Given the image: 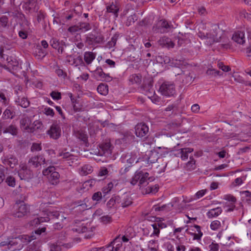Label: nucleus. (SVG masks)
<instances>
[{"mask_svg": "<svg viewBox=\"0 0 251 251\" xmlns=\"http://www.w3.org/2000/svg\"><path fill=\"white\" fill-rule=\"evenodd\" d=\"M206 25L201 23L199 25V31L197 33L198 36L201 39L206 40V44L208 45H211L214 43H218L221 41L219 39L218 33L220 31V28L216 25H213L212 29L209 32H205Z\"/></svg>", "mask_w": 251, "mask_h": 251, "instance_id": "obj_1", "label": "nucleus"}, {"mask_svg": "<svg viewBox=\"0 0 251 251\" xmlns=\"http://www.w3.org/2000/svg\"><path fill=\"white\" fill-rule=\"evenodd\" d=\"M149 176V174L147 172L142 171H136L130 181V184L132 185H135L139 182L138 186L141 189L142 187L148 184V178Z\"/></svg>", "mask_w": 251, "mask_h": 251, "instance_id": "obj_2", "label": "nucleus"}, {"mask_svg": "<svg viewBox=\"0 0 251 251\" xmlns=\"http://www.w3.org/2000/svg\"><path fill=\"white\" fill-rule=\"evenodd\" d=\"M44 176H47L49 182L52 185L57 184L59 181L60 175L53 166H50L42 171Z\"/></svg>", "mask_w": 251, "mask_h": 251, "instance_id": "obj_3", "label": "nucleus"}, {"mask_svg": "<svg viewBox=\"0 0 251 251\" xmlns=\"http://www.w3.org/2000/svg\"><path fill=\"white\" fill-rule=\"evenodd\" d=\"M29 212V207L24 202H17L14 206L13 215L17 218H21Z\"/></svg>", "mask_w": 251, "mask_h": 251, "instance_id": "obj_4", "label": "nucleus"}, {"mask_svg": "<svg viewBox=\"0 0 251 251\" xmlns=\"http://www.w3.org/2000/svg\"><path fill=\"white\" fill-rule=\"evenodd\" d=\"M159 92L166 97H171L176 93V89L173 83L168 81L163 82L160 86Z\"/></svg>", "mask_w": 251, "mask_h": 251, "instance_id": "obj_5", "label": "nucleus"}, {"mask_svg": "<svg viewBox=\"0 0 251 251\" xmlns=\"http://www.w3.org/2000/svg\"><path fill=\"white\" fill-rule=\"evenodd\" d=\"M47 134L54 140L59 139L61 135V129L60 125L57 122L54 123L47 131Z\"/></svg>", "mask_w": 251, "mask_h": 251, "instance_id": "obj_6", "label": "nucleus"}, {"mask_svg": "<svg viewBox=\"0 0 251 251\" xmlns=\"http://www.w3.org/2000/svg\"><path fill=\"white\" fill-rule=\"evenodd\" d=\"M149 131L148 126L144 123L138 124L135 126V133L138 137H144L147 136Z\"/></svg>", "mask_w": 251, "mask_h": 251, "instance_id": "obj_7", "label": "nucleus"}, {"mask_svg": "<svg viewBox=\"0 0 251 251\" xmlns=\"http://www.w3.org/2000/svg\"><path fill=\"white\" fill-rule=\"evenodd\" d=\"M104 37L100 34L94 35L90 33L87 36L86 39V43L89 45H94L95 44L102 43Z\"/></svg>", "mask_w": 251, "mask_h": 251, "instance_id": "obj_8", "label": "nucleus"}, {"mask_svg": "<svg viewBox=\"0 0 251 251\" xmlns=\"http://www.w3.org/2000/svg\"><path fill=\"white\" fill-rule=\"evenodd\" d=\"M194 149L191 148H182L176 151L173 154L176 157H180L182 160H186L188 158V154L192 152Z\"/></svg>", "mask_w": 251, "mask_h": 251, "instance_id": "obj_9", "label": "nucleus"}, {"mask_svg": "<svg viewBox=\"0 0 251 251\" xmlns=\"http://www.w3.org/2000/svg\"><path fill=\"white\" fill-rule=\"evenodd\" d=\"M45 158L42 155H37L31 157L28 160V163L30 166L36 168L45 164Z\"/></svg>", "mask_w": 251, "mask_h": 251, "instance_id": "obj_10", "label": "nucleus"}, {"mask_svg": "<svg viewBox=\"0 0 251 251\" xmlns=\"http://www.w3.org/2000/svg\"><path fill=\"white\" fill-rule=\"evenodd\" d=\"M59 157H62L64 161H67L69 165L72 166V163L77 160V158L76 156L69 153V152L61 151L57 155Z\"/></svg>", "mask_w": 251, "mask_h": 251, "instance_id": "obj_11", "label": "nucleus"}, {"mask_svg": "<svg viewBox=\"0 0 251 251\" xmlns=\"http://www.w3.org/2000/svg\"><path fill=\"white\" fill-rule=\"evenodd\" d=\"M158 43L162 47L168 49L174 48L175 45L170 38L166 36L160 38L158 41Z\"/></svg>", "mask_w": 251, "mask_h": 251, "instance_id": "obj_12", "label": "nucleus"}, {"mask_svg": "<svg viewBox=\"0 0 251 251\" xmlns=\"http://www.w3.org/2000/svg\"><path fill=\"white\" fill-rule=\"evenodd\" d=\"M21 179L28 180L32 178L33 173L26 167H23L18 172Z\"/></svg>", "mask_w": 251, "mask_h": 251, "instance_id": "obj_13", "label": "nucleus"}, {"mask_svg": "<svg viewBox=\"0 0 251 251\" xmlns=\"http://www.w3.org/2000/svg\"><path fill=\"white\" fill-rule=\"evenodd\" d=\"M7 65H4L3 67L9 70H17L19 68V63L16 59H13L11 57H7Z\"/></svg>", "mask_w": 251, "mask_h": 251, "instance_id": "obj_14", "label": "nucleus"}, {"mask_svg": "<svg viewBox=\"0 0 251 251\" xmlns=\"http://www.w3.org/2000/svg\"><path fill=\"white\" fill-rule=\"evenodd\" d=\"M194 227L196 229V230L192 229L193 231L196 232L195 233H193L190 231L189 229H187L186 230V232L188 234L193 236V239L195 240H200L201 239V237L203 235V233L201 231V226L198 225H195Z\"/></svg>", "mask_w": 251, "mask_h": 251, "instance_id": "obj_15", "label": "nucleus"}, {"mask_svg": "<svg viewBox=\"0 0 251 251\" xmlns=\"http://www.w3.org/2000/svg\"><path fill=\"white\" fill-rule=\"evenodd\" d=\"M119 11V5L116 3L113 2L106 5V13H111L115 18H116L118 16V12Z\"/></svg>", "mask_w": 251, "mask_h": 251, "instance_id": "obj_16", "label": "nucleus"}, {"mask_svg": "<svg viewBox=\"0 0 251 251\" xmlns=\"http://www.w3.org/2000/svg\"><path fill=\"white\" fill-rule=\"evenodd\" d=\"M227 225H225V221H223L222 224L218 220H214L211 223L210 227L213 230H218L222 228V230H226L227 228Z\"/></svg>", "mask_w": 251, "mask_h": 251, "instance_id": "obj_17", "label": "nucleus"}, {"mask_svg": "<svg viewBox=\"0 0 251 251\" xmlns=\"http://www.w3.org/2000/svg\"><path fill=\"white\" fill-rule=\"evenodd\" d=\"M132 201L131 198L127 194L123 195L120 197L119 204L123 208L127 207L131 204Z\"/></svg>", "mask_w": 251, "mask_h": 251, "instance_id": "obj_18", "label": "nucleus"}, {"mask_svg": "<svg viewBox=\"0 0 251 251\" xmlns=\"http://www.w3.org/2000/svg\"><path fill=\"white\" fill-rule=\"evenodd\" d=\"M232 39L234 41L239 44H243L245 42V34L242 31L235 32Z\"/></svg>", "mask_w": 251, "mask_h": 251, "instance_id": "obj_19", "label": "nucleus"}, {"mask_svg": "<svg viewBox=\"0 0 251 251\" xmlns=\"http://www.w3.org/2000/svg\"><path fill=\"white\" fill-rule=\"evenodd\" d=\"M222 211L221 207H217L209 210L206 213V216L208 218L217 217L222 213Z\"/></svg>", "mask_w": 251, "mask_h": 251, "instance_id": "obj_20", "label": "nucleus"}, {"mask_svg": "<svg viewBox=\"0 0 251 251\" xmlns=\"http://www.w3.org/2000/svg\"><path fill=\"white\" fill-rule=\"evenodd\" d=\"M75 136L84 143H86L88 141V135L86 132L82 129L76 131L75 132Z\"/></svg>", "mask_w": 251, "mask_h": 251, "instance_id": "obj_21", "label": "nucleus"}, {"mask_svg": "<svg viewBox=\"0 0 251 251\" xmlns=\"http://www.w3.org/2000/svg\"><path fill=\"white\" fill-rule=\"evenodd\" d=\"M96 56V53L91 51H86L84 54V60L87 65L92 63L93 61L95 59Z\"/></svg>", "mask_w": 251, "mask_h": 251, "instance_id": "obj_22", "label": "nucleus"}, {"mask_svg": "<svg viewBox=\"0 0 251 251\" xmlns=\"http://www.w3.org/2000/svg\"><path fill=\"white\" fill-rule=\"evenodd\" d=\"M93 171L92 167L89 164H85L79 169V173L82 176H86L91 174Z\"/></svg>", "mask_w": 251, "mask_h": 251, "instance_id": "obj_23", "label": "nucleus"}, {"mask_svg": "<svg viewBox=\"0 0 251 251\" xmlns=\"http://www.w3.org/2000/svg\"><path fill=\"white\" fill-rule=\"evenodd\" d=\"M219 39L221 40L220 42L222 43L220 44L222 48L227 49L230 48L229 40L225 34L220 36Z\"/></svg>", "mask_w": 251, "mask_h": 251, "instance_id": "obj_24", "label": "nucleus"}, {"mask_svg": "<svg viewBox=\"0 0 251 251\" xmlns=\"http://www.w3.org/2000/svg\"><path fill=\"white\" fill-rule=\"evenodd\" d=\"M159 189V186L158 185L155 184L154 185H149L145 189H143L142 191L143 194H155L158 192Z\"/></svg>", "mask_w": 251, "mask_h": 251, "instance_id": "obj_25", "label": "nucleus"}, {"mask_svg": "<svg viewBox=\"0 0 251 251\" xmlns=\"http://www.w3.org/2000/svg\"><path fill=\"white\" fill-rule=\"evenodd\" d=\"M15 116V112L12 107H7L3 112L2 118L3 119H13Z\"/></svg>", "mask_w": 251, "mask_h": 251, "instance_id": "obj_26", "label": "nucleus"}, {"mask_svg": "<svg viewBox=\"0 0 251 251\" xmlns=\"http://www.w3.org/2000/svg\"><path fill=\"white\" fill-rule=\"evenodd\" d=\"M94 77L98 80L102 81L105 74L101 67H97V69L93 72Z\"/></svg>", "mask_w": 251, "mask_h": 251, "instance_id": "obj_27", "label": "nucleus"}, {"mask_svg": "<svg viewBox=\"0 0 251 251\" xmlns=\"http://www.w3.org/2000/svg\"><path fill=\"white\" fill-rule=\"evenodd\" d=\"M129 81L132 84H139L142 81V76L140 74H133L130 75Z\"/></svg>", "mask_w": 251, "mask_h": 251, "instance_id": "obj_28", "label": "nucleus"}, {"mask_svg": "<svg viewBox=\"0 0 251 251\" xmlns=\"http://www.w3.org/2000/svg\"><path fill=\"white\" fill-rule=\"evenodd\" d=\"M50 221L49 217H41L39 218H35L30 222V225L31 226H36L41 223L47 222Z\"/></svg>", "mask_w": 251, "mask_h": 251, "instance_id": "obj_29", "label": "nucleus"}, {"mask_svg": "<svg viewBox=\"0 0 251 251\" xmlns=\"http://www.w3.org/2000/svg\"><path fill=\"white\" fill-rule=\"evenodd\" d=\"M196 160L193 156H190V160L187 162L185 166L186 170L188 171H192L196 168Z\"/></svg>", "mask_w": 251, "mask_h": 251, "instance_id": "obj_30", "label": "nucleus"}, {"mask_svg": "<svg viewBox=\"0 0 251 251\" xmlns=\"http://www.w3.org/2000/svg\"><path fill=\"white\" fill-rule=\"evenodd\" d=\"M31 121L27 117H24L20 120V124L21 128L24 130H27L30 125Z\"/></svg>", "mask_w": 251, "mask_h": 251, "instance_id": "obj_31", "label": "nucleus"}, {"mask_svg": "<svg viewBox=\"0 0 251 251\" xmlns=\"http://www.w3.org/2000/svg\"><path fill=\"white\" fill-rule=\"evenodd\" d=\"M5 164L8 165L10 167L13 168L18 164L17 159L11 156L9 157L7 160H5Z\"/></svg>", "mask_w": 251, "mask_h": 251, "instance_id": "obj_32", "label": "nucleus"}, {"mask_svg": "<svg viewBox=\"0 0 251 251\" xmlns=\"http://www.w3.org/2000/svg\"><path fill=\"white\" fill-rule=\"evenodd\" d=\"M63 244L61 242H56L50 243L49 247L50 251H62V246Z\"/></svg>", "mask_w": 251, "mask_h": 251, "instance_id": "obj_33", "label": "nucleus"}, {"mask_svg": "<svg viewBox=\"0 0 251 251\" xmlns=\"http://www.w3.org/2000/svg\"><path fill=\"white\" fill-rule=\"evenodd\" d=\"M3 132L4 133H9L12 135H16L18 133V129L15 126L11 125L6 127Z\"/></svg>", "mask_w": 251, "mask_h": 251, "instance_id": "obj_34", "label": "nucleus"}, {"mask_svg": "<svg viewBox=\"0 0 251 251\" xmlns=\"http://www.w3.org/2000/svg\"><path fill=\"white\" fill-rule=\"evenodd\" d=\"M77 24L81 32H86L91 28L90 25L88 23L80 22Z\"/></svg>", "mask_w": 251, "mask_h": 251, "instance_id": "obj_35", "label": "nucleus"}, {"mask_svg": "<svg viewBox=\"0 0 251 251\" xmlns=\"http://www.w3.org/2000/svg\"><path fill=\"white\" fill-rule=\"evenodd\" d=\"M98 93L102 95H106L108 93V86L104 84H100L97 87Z\"/></svg>", "mask_w": 251, "mask_h": 251, "instance_id": "obj_36", "label": "nucleus"}, {"mask_svg": "<svg viewBox=\"0 0 251 251\" xmlns=\"http://www.w3.org/2000/svg\"><path fill=\"white\" fill-rule=\"evenodd\" d=\"M120 200V197L119 196H115L111 198L107 203V206L109 208H111L114 206L116 203H119V201Z\"/></svg>", "mask_w": 251, "mask_h": 251, "instance_id": "obj_37", "label": "nucleus"}, {"mask_svg": "<svg viewBox=\"0 0 251 251\" xmlns=\"http://www.w3.org/2000/svg\"><path fill=\"white\" fill-rule=\"evenodd\" d=\"M100 148L103 151V153H107V154L111 153V146L109 142L102 144L100 146Z\"/></svg>", "mask_w": 251, "mask_h": 251, "instance_id": "obj_38", "label": "nucleus"}, {"mask_svg": "<svg viewBox=\"0 0 251 251\" xmlns=\"http://www.w3.org/2000/svg\"><path fill=\"white\" fill-rule=\"evenodd\" d=\"M157 244V240H151L149 242L148 247L151 251H157L158 247Z\"/></svg>", "mask_w": 251, "mask_h": 251, "instance_id": "obj_39", "label": "nucleus"}, {"mask_svg": "<svg viewBox=\"0 0 251 251\" xmlns=\"http://www.w3.org/2000/svg\"><path fill=\"white\" fill-rule=\"evenodd\" d=\"M47 216L46 217H49L50 218V219L52 218H58L59 216V213L58 211H51L48 210L47 211Z\"/></svg>", "mask_w": 251, "mask_h": 251, "instance_id": "obj_40", "label": "nucleus"}, {"mask_svg": "<svg viewBox=\"0 0 251 251\" xmlns=\"http://www.w3.org/2000/svg\"><path fill=\"white\" fill-rule=\"evenodd\" d=\"M220 245L215 241H213L209 245V251H219Z\"/></svg>", "mask_w": 251, "mask_h": 251, "instance_id": "obj_41", "label": "nucleus"}, {"mask_svg": "<svg viewBox=\"0 0 251 251\" xmlns=\"http://www.w3.org/2000/svg\"><path fill=\"white\" fill-rule=\"evenodd\" d=\"M83 64L84 62L81 56L78 55L75 57V59H74L73 65L77 66L79 65H83Z\"/></svg>", "mask_w": 251, "mask_h": 251, "instance_id": "obj_42", "label": "nucleus"}, {"mask_svg": "<svg viewBox=\"0 0 251 251\" xmlns=\"http://www.w3.org/2000/svg\"><path fill=\"white\" fill-rule=\"evenodd\" d=\"M100 221L103 224H107L112 222V219L111 216L105 215L100 217Z\"/></svg>", "mask_w": 251, "mask_h": 251, "instance_id": "obj_43", "label": "nucleus"}, {"mask_svg": "<svg viewBox=\"0 0 251 251\" xmlns=\"http://www.w3.org/2000/svg\"><path fill=\"white\" fill-rule=\"evenodd\" d=\"M223 199L226 201V202H236V198L231 194L225 195L223 196Z\"/></svg>", "mask_w": 251, "mask_h": 251, "instance_id": "obj_44", "label": "nucleus"}, {"mask_svg": "<svg viewBox=\"0 0 251 251\" xmlns=\"http://www.w3.org/2000/svg\"><path fill=\"white\" fill-rule=\"evenodd\" d=\"M151 226L153 227V231L151 234V236H156L158 237L160 233V228L157 227V223H154L153 224H152Z\"/></svg>", "mask_w": 251, "mask_h": 251, "instance_id": "obj_45", "label": "nucleus"}, {"mask_svg": "<svg viewBox=\"0 0 251 251\" xmlns=\"http://www.w3.org/2000/svg\"><path fill=\"white\" fill-rule=\"evenodd\" d=\"M119 236L116 237L113 241H112L106 247V249L107 251H114V245L117 242V240L119 239Z\"/></svg>", "mask_w": 251, "mask_h": 251, "instance_id": "obj_46", "label": "nucleus"}, {"mask_svg": "<svg viewBox=\"0 0 251 251\" xmlns=\"http://www.w3.org/2000/svg\"><path fill=\"white\" fill-rule=\"evenodd\" d=\"M118 39V36L116 35H114L111 39L110 41H109L107 43L108 47L110 48L114 47L116 44L117 41Z\"/></svg>", "mask_w": 251, "mask_h": 251, "instance_id": "obj_47", "label": "nucleus"}, {"mask_svg": "<svg viewBox=\"0 0 251 251\" xmlns=\"http://www.w3.org/2000/svg\"><path fill=\"white\" fill-rule=\"evenodd\" d=\"M184 229L183 227H179L175 228L173 231V235L177 239H180L181 237H179V233Z\"/></svg>", "mask_w": 251, "mask_h": 251, "instance_id": "obj_48", "label": "nucleus"}, {"mask_svg": "<svg viewBox=\"0 0 251 251\" xmlns=\"http://www.w3.org/2000/svg\"><path fill=\"white\" fill-rule=\"evenodd\" d=\"M68 31L72 34L80 31L78 24L69 27Z\"/></svg>", "mask_w": 251, "mask_h": 251, "instance_id": "obj_49", "label": "nucleus"}, {"mask_svg": "<svg viewBox=\"0 0 251 251\" xmlns=\"http://www.w3.org/2000/svg\"><path fill=\"white\" fill-rule=\"evenodd\" d=\"M19 105L24 108H26L29 105V101L25 98H23L21 99V100H19Z\"/></svg>", "mask_w": 251, "mask_h": 251, "instance_id": "obj_50", "label": "nucleus"}, {"mask_svg": "<svg viewBox=\"0 0 251 251\" xmlns=\"http://www.w3.org/2000/svg\"><path fill=\"white\" fill-rule=\"evenodd\" d=\"M235 203L236 202H225V207H227V211H232L235 208Z\"/></svg>", "mask_w": 251, "mask_h": 251, "instance_id": "obj_51", "label": "nucleus"}, {"mask_svg": "<svg viewBox=\"0 0 251 251\" xmlns=\"http://www.w3.org/2000/svg\"><path fill=\"white\" fill-rule=\"evenodd\" d=\"M5 182L10 186L14 187L15 185V179L14 177L11 176H8Z\"/></svg>", "mask_w": 251, "mask_h": 251, "instance_id": "obj_52", "label": "nucleus"}, {"mask_svg": "<svg viewBox=\"0 0 251 251\" xmlns=\"http://www.w3.org/2000/svg\"><path fill=\"white\" fill-rule=\"evenodd\" d=\"M44 112L47 116H49L51 117H53L54 115L53 110L50 107H45L44 109Z\"/></svg>", "mask_w": 251, "mask_h": 251, "instance_id": "obj_53", "label": "nucleus"}, {"mask_svg": "<svg viewBox=\"0 0 251 251\" xmlns=\"http://www.w3.org/2000/svg\"><path fill=\"white\" fill-rule=\"evenodd\" d=\"M50 46L54 49L58 48L59 46L60 45V43L56 38H52L50 41Z\"/></svg>", "mask_w": 251, "mask_h": 251, "instance_id": "obj_54", "label": "nucleus"}, {"mask_svg": "<svg viewBox=\"0 0 251 251\" xmlns=\"http://www.w3.org/2000/svg\"><path fill=\"white\" fill-rule=\"evenodd\" d=\"M50 95L54 100H59L61 99V93L58 92L52 91Z\"/></svg>", "mask_w": 251, "mask_h": 251, "instance_id": "obj_55", "label": "nucleus"}, {"mask_svg": "<svg viewBox=\"0 0 251 251\" xmlns=\"http://www.w3.org/2000/svg\"><path fill=\"white\" fill-rule=\"evenodd\" d=\"M113 184L112 182L107 184V186L102 189V192L105 194L108 193L112 189Z\"/></svg>", "mask_w": 251, "mask_h": 251, "instance_id": "obj_56", "label": "nucleus"}, {"mask_svg": "<svg viewBox=\"0 0 251 251\" xmlns=\"http://www.w3.org/2000/svg\"><path fill=\"white\" fill-rule=\"evenodd\" d=\"M102 198V194L100 192L95 193L92 196V200L95 201H99Z\"/></svg>", "mask_w": 251, "mask_h": 251, "instance_id": "obj_57", "label": "nucleus"}, {"mask_svg": "<svg viewBox=\"0 0 251 251\" xmlns=\"http://www.w3.org/2000/svg\"><path fill=\"white\" fill-rule=\"evenodd\" d=\"M218 66L219 68L224 72H227L230 70V69L228 66L225 65L222 62L218 63Z\"/></svg>", "mask_w": 251, "mask_h": 251, "instance_id": "obj_58", "label": "nucleus"}, {"mask_svg": "<svg viewBox=\"0 0 251 251\" xmlns=\"http://www.w3.org/2000/svg\"><path fill=\"white\" fill-rule=\"evenodd\" d=\"M206 191L207 190L206 189L199 191L196 193L195 195V199H198L201 198L205 194Z\"/></svg>", "mask_w": 251, "mask_h": 251, "instance_id": "obj_59", "label": "nucleus"}, {"mask_svg": "<svg viewBox=\"0 0 251 251\" xmlns=\"http://www.w3.org/2000/svg\"><path fill=\"white\" fill-rule=\"evenodd\" d=\"M46 14L42 11H39L37 14V21L39 23L42 22L45 19Z\"/></svg>", "mask_w": 251, "mask_h": 251, "instance_id": "obj_60", "label": "nucleus"}, {"mask_svg": "<svg viewBox=\"0 0 251 251\" xmlns=\"http://www.w3.org/2000/svg\"><path fill=\"white\" fill-rule=\"evenodd\" d=\"M243 183V181L242 178L241 177H238L234 180V182H232V185L233 187H236L241 185Z\"/></svg>", "mask_w": 251, "mask_h": 251, "instance_id": "obj_61", "label": "nucleus"}, {"mask_svg": "<svg viewBox=\"0 0 251 251\" xmlns=\"http://www.w3.org/2000/svg\"><path fill=\"white\" fill-rule=\"evenodd\" d=\"M41 146L38 143H33L31 147V151H39L41 150Z\"/></svg>", "mask_w": 251, "mask_h": 251, "instance_id": "obj_62", "label": "nucleus"}, {"mask_svg": "<svg viewBox=\"0 0 251 251\" xmlns=\"http://www.w3.org/2000/svg\"><path fill=\"white\" fill-rule=\"evenodd\" d=\"M136 20H137V17L135 14L131 15L128 17L126 25H129L131 24V23H133Z\"/></svg>", "mask_w": 251, "mask_h": 251, "instance_id": "obj_63", "label": "nucleus"}, {"mask_svg": "<svg viewBox=\"0 0 251 251\" xmlns=\"http://www.w3.org/2000/svg\"><path fill=\"white\" fill-rule=\"evenodd\" d=\"M8 18L6 16H2L0 18V23L1 25L3 26H6L8 23Z\"/></svg>", "mask_w": 251, "mask_h": 251, "instance_id": "obj_64", "label": "nucleus"}]
</instances>
